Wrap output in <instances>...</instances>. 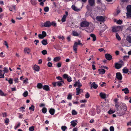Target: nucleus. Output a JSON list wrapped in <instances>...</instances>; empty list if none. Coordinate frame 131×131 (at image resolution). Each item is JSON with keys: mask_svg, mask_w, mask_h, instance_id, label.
Listing matches in <instances>:
<instances>
[{"mask_svg": "<svg viewBox=\"0 0 131 131\" xmlns=\"http://www.w3.org/2000/svg\"><path fill=\"white\" fill-rule=\"evenodd\" d=\"M81 41L79 40H78V42H74V45L73 46V50L75 51V53H77V46L78 45H81V46H83V45L81 43Z\"/></svg>", "mask_w": 131, "mask_h": 131, "instance_id": "obj_1", "label": "nucleus"}, {"mask_svg": "<svg viewBox=\"0 0 131 131\" xmlns=\"http://www.w3.org/2000/svg\"><path fill=\"white\" fill-rule=\"evenodd\" d=\"M63 84H64V81H58L56 82H53L52 83V85L54 87L56 86V85H57L59 87L62 86H63Z\"/></svg>", "mask_w": 131, "mask_h": 131, "instance_id": "obj_2", "label": "nucleus"}, {"mask_svg": "<svg viewBox=\"0 0 131 131\" xmlns=\"http://www.w3.org/2000/svg\"><path fill=\"white\" fill-rule=\"evenodd\" d=\"M127 12L126 13L127 17L131 18V5H128L126 7Z\"/></svg>", "mask_w": 131, "mask_h": 131, "instance_id": "obj_3", "label": "nucleus"}, {"mask_svg": "<svg viewBox=\"0 0 131 131\" xmlns=\"http://www.w3.org/2000/svg\"><path fill=\"white\" fill-rule=\"evenodd\" d=\"M112 28L113 32H116L120 30L121 27L120 26H115L112 27Z\"/></svg>", "mask_w": 131, "mask_h": 131, "instance_id": "obj_4", "label": "nucleus"}, {"mask_svg": "<svg viewBox=\"0 0 131 131\" xmlns=\"http://www.w3.org/2000/svg\"><path fill=\"white\" fill-rule=\"evenodd\" d=\"M51 26V22L49 21H47L45 22L44 24L41 25L42 27H49Z\"/></svg>", "mask_w": 131, "mask_h": 131, "instance_id": "obj_5", "label": "nucleus"}, {"mask_svg": "<svg viewBox=\"0 0 131 131\" xmlns=\"http://www.w3.org/2000/svg\"><path fill=\"white\" fill-rule=\"evenodd\" d=\"M89 25V23L86 21H82L80 23V26L82 27H88Z\"/></svg>", "mask_w": 131, "mask_h": 131, "instance_id": "obj_6", "label": "nucleus"}, {"mask_svg": "<svg viewBox=\"0 0 131 131\" xmlns=\"http://www.w3.org/2000/svg\"><path fill=\"white\" fill-rule=\"evenodd\" d=\"M96 19L98 21L103 22L105 21V18L102 16H98L96 17Z\"/></svg>", "mask_w": 131, "mask_h": 131, "instance_id": "obj_7", "label": "nucleus"}, {"mask_svg": "<svg viewBox=\"0 0 131 131\" xmlns=\"http://www.w3.org/2000/svg\"><path fill=\"white\" fill-rule=\"evenodd\" d=\"M120 61L121 62V64L116 63L115 65V68L117 69H120L122 67V66L123 64V62L121 60Z\"/></svg>", "mask_w": 131, "mask_h": 131, "instance_id": "obj_8", "label": "nucleus"}, {"mask_svg": "<svg viewBox=\"0 0 131 131\" xmlns=\"http://www.w3.org/2000/svg\"><path fill=\"white\" fill-rule=\"evenodd\" d=\"M122 107L124 111L122 113L120 114V115L121 116L125 114V112L127 111V106L125 104H122Z\"/></svg>", "mask_w": 131, "mask_h": 131, "instance_id": "obj_9", "label": "nucleus"}, {"mask_svg": "<svg viewBox=\"0 0 131 131\" xmlns=\"http://www.w3.org/2000/svg\"><path fill=\"white\" fill-rule=\"evenodd\" d=\"M116 77L119 80H121L122 79V75L121 73L119 72L116 73Z\"/></svg>", "mask_w": 131, "mask_h": 131, "instance_id": "obj_10", "label": "nucleus"}, {"mask_svg": "<svg viewBox=\"0 0 131 131\" xmlns=\"http://www.w3.org/2000/svg\"><path fill=\"white\" fill-rule=\"evenodd\" d=\"M95 109L93 108H91L89 112V114L90 115L94 116L95 114Z\"/></svg>", "mask_w": 131, "mask_h": 131, "instance_id": "obj_11", "label": "nucleus"}, {"mask_svg": "<svg viewBox=\"0 0 131 131\" xmlns=\"http://www.w3.org/2000/svg\"><path fill=\"white\" fill-rule=\"evenodd\" d=\"M74 86L75 87L77 86L79 88H80L82 86V85L79 80L76 81L75 83L74 84Z\"/></svg>", "mask_w": 131, "mask_h": 131, "instance_id": "obj_12", "label": "nucleus"}, {"mask_svg": "<svg viewBox=\"0 0 131 131\" xmlns=\"http://www.w3.org/2000/svg\"><path fill=\"white\" fill-rule=\"evenodd\" d=\"M65 13L66 14L63 16L61 19V21L62 22H64L66 21V18L68 15L67 11H66Z\"/></svg>", "mask_w": 131, "mask_h": 131, "instance_id": "obj_13", "label": "nucleus"}, {"mask_svg": "<svg viewBox=\"0 0 131 131\" xmlns=\"http://www.w3.org/2000/svg\"><path fill=\"white\" fill-rule=\"evenodd\" d=\"M88 3L91 6H95V0H88Z\"/></svg>", "mask_w": 131, "mask_h": 131, "instance_id": "obj_14", "label": "nucleus"}, {"mask_svg": "<svg viewBox=\"0 0 131 131\" xmlns=\"http://www.w3.org/2000/svg\"><path fill=\"white\" fill-rule=\"evenodd\" d=\"M70 123L71 125L73 127H74L77 125L78 122L77 120H73L71 121Z\"/></svg>", "mask_w": 131, "mask_h": 131, "instance_id": "obj_15", "label": "nucleus"}, {"mask_svg": "<svg viewBox=\"0 0 131 131\" xmlns=\"http://www.w3.org/2000/svg\"><path fill=\"white\" fill-rule=\"evenodd\" d=\"M105 56L106 59L108 60H110L112 59V56L109 54H105Z\"/></svg>", "mask_w": 131, "mask_h": 131, "instance_id": "obj_16", "label": "nucleus"}, {"mask_svg": "<svg viewBox=\"0 0 131 131\" xmlns=\"http://www.w3.org/2000/svg\"><path fill=\"white\" fill-rule=\"evenodd\" d=\"M98 87V85L95 84V82H94L92 83L91 85V89L93 88L94 89H96Z\"/></svg>", "mask_w": 131, "mask_h": 131, "instance_id": "obj_17", "label": "nucleus"}, {"mask_svg": "<svg viewBox=\"0 0 131 131\" xmlns=\"http://www.w3.org/2000/svg\"><path fill=\"white\" fill-rule=\"evenodd\" d=\"M24 51L25 53L29 54L31 50L29 48L26 47L24 49Z\"/></svg>", "mask_w": 131, "mask_h": 131, "instance_id": "obj_18", "label": "nucleus"}, {"mask_svg": "<svg viewBox=\"0 0 131 131\" xmlns=\"http://www.w3.org/2000/svg\"><path fill=\"white\" fill-rule=\"evenodd\" d=\"M55 110L54 108H50L49 111V112L52 115H53L55 112Z\"/></svg>", "mask_w": 131, "mask_h": 131, "instance_id": "obj_19", "label": "nucleus"}, {"mask_svg": "<svg viewBox=\"0 0 131 131\" xmlns=\"http://www.w3.org/2000/svg\"><path fill=\"white\" fill-rule=\"evenodd\" d=\"M43 89L46 91L50 90L49 86L47 85H45L42 87Z\"/></svg>", "mask_w": 131, "mask_h": 131, "instance_id": "obj_20", "label": "nucleus"}, {"mask_svg": "<svg viewBox=\"0 0 131 131\" xmlns=\"http://www.w3.org/2000/svg\"><path fill=\"white\" fill-rule=\"evenodd\" d=\"M34 69L36 71H39L40 67L39 66L35 65L34 66Z\"/></svg>", "mask_w": 131, "mask_h": 131, "instance_id": "obj_21", "label": "nucleus"}, {"mask_svg": "<svg viewBox=\"0 0 131 131\" xmlns=\"http://www.w3.org/2000/svg\"><path fill=\"white\" fill-rule=\"evenodd\" d=\"M99 73L102 74H103L105 72V70L103 69H101L98 70Z\"/></svg>", "mask_w": 131, "mask_h": 131, "instance_id": "obj_22", "label": "nucleus"}, {"mask_svg": "<svg viewBox=\"0 0 131 131\" xmlns=\"http://www.w3.org/2000/svg\"><path fill=\"white\" fill-rule=\"evenodd\" d=\"M72 8L74 10L76 11H79L80 9L77 8L74 5H73L71 6Z\"/></svg>", "mask_w": 131, "mask_h": 131, "instance_id": "obj_23", "label": "nucleus"}, {"mask_svg": "<svg viewBox=\"0 0 131 131\" xmlns=\"http://www.w3.org/2000/svg\"><path fill=\"white\" fill-rule=\"evenodd\" d=\"M81 89L80 88H77L76 89V94L77 95H79L81 92Z\"/></svg>", "mask_w": 131, "mask_h": 131, "instance_id": "obj_24", "label": "nucleus"}, {"mask_svg": "<svg viewBox=\"0 0 131 131\" xmlns=\"http://www.w3.org/2000/svg\"><path fill=\"white\" fill-rule=\"evenodd\" d=\"M72 35L75 36H78L79 34L78 33L75 31H72Z\"/></svg>", "mask_w": 131, "mask_h": 131, "instance_id": "obj_25", "label": "nucleus"}, {"mask_svg": "<svg viewBox=\"0 0 131 131\" xmlns=\"http://www.w3.org/2000/svg\"><path fill=\"white\" fill-rule=\"evenodd\" d=\"M41 43L44 46L46 45L48 43L47 42V40L45 39H43L41 41Z\"/></svg>", "mask_w": 131, "mask_h": 131, "instance_id": "obj_26", "label": "nucleus"}, {"mask_svg": "<svg viewBox=\"0 0 131 131\" xmlns=\"http://www.w3.org/2000/svg\"><path fill=\"white\" fill-rule=\"evenodd\" d=\"M100 95L102 99H104L106 97V95L105 93L101 92L100 94Z\"/></svg>", "mask_w": 131, "mask_h": 131, "instance_id": "obj_27", "label": "nucleus"}, {"mask_svg": "<svg viewBox=\"0 0 131 131\" xmlns=\"http://www.w3.org/2000/svg\"><path fill=\"white\" fill-rule=\"evenodd\" d=\"M124 92L125 94H127L129 93V91L128 88H127L125 89H123L122 90Z\"/></svg>", "mask_w": 131, "mask_h": 131, "instance_id": "obj_28", "label": "nucleus"}, {"mask_svg": "<svg viewBox=\"0 0 131 131\" xmlns=\"http://www.w3.org/2000/svg\"><path fill=\"white\" fill-rule=\"evenodd\" d=\"M90 36L92 38V40L95 41L96 39V36L95 35L93 34H90Z\"/></svg>", "mask_w": 131, "mask_h": 131, "instance_id": "obj_29", "label": "nucleus"}, {"mask_svg": "<svg viewBox=\"0 0 131 131\" xmlns=\"http://www.w3.org/2000/svg\"><path fill=\"white\" fill-rule=\"evenodd\" d=\"M4 72H2V71H0V78H4Z\"/></svg>", "mask_w": 131, "mask_h": 131, "instance_id": "obj_30", "label": "nucleus"}, {"mask_svg": "<svg viewBox=\"0 0 131 131\" xmlns=\"http://www.w3.org/2000/svg\"><path fill=\"white\" fill-rule=\"evenodd\" d=\"M60 60V57H57L54 58L53 60L55 62H57L59 61Z\"/></svg>", "mask_w": 131, "mask_h": 131, "instance_id": "obj_31", "label": "nucleus"}, {"mask_svg": "<svg viewBox=\"0 0 131 131\" xmlns=\"http://www.w3.org/2000/svg\"><path fill=\"white\" fill-rule=\"evenodd\" d=\"M123 72L125 73H127L129 71L127 69L126 67H125L123 69Z\"/></svg>", "mask_w": 131, "mask_h": 131, "instance_id": "obj_32", "label": "nucleus"}, {"mask_svg": "<svg viewBox=\"0 0 131 131\" xmlns=\"http://www.w3.org/2000/svg\"><path fill=\"white\" fill-rule=\"evenodd\" d=\"M42 111L43 113L45 114L47 112V109L46 107H44L42 109Z\"/></svg>", "mask_w": 131, "mask_h": 131, "instance_id": "obj_33", "label": "nucleus"}, {"mask_svg": "<svg viewBox=\"0 0 131 131\" xmlns=\"http://www.w3.org/2000/svg\"><path fill=\"white\" fill-rule=\"evenodd\" d=\"M93 6H91L90 5H87L86 6V8L87 9L89 10H92V7Z\"/></svg>", "mask_w": 131, "mask_h": 131, "instance_id": "obj_34", "label": "nucleus"}, {"mask_svg": "<svg viewBox=\"0 0 131 131\" xmlns=\"http://www.w3.org/2000/svg\"><path fill=\"white\" fill-rule=\"evenodd\" d=\"M126 39L129 43H131V37L129 36H127Z\"/></svg>", "mask_w": 131, "mask_h": 131, "instance_id": "obj_35", "label": "nucleus"}, {"mask_svg": "<svg viewBox=\"0 0 131 131\" xmlns=\"http://www.w3.org/2000/svg\"><path fill=\"white\" fill-rule=\"evenodd\" d=\"M96 110L97 113V114H99L101 112V109L100 107L98 106L96 107Z\"/></svg>", "mask_w": 131, "mask_h": 131, "instance_id": "obj_36", "label": "nucleus"}, {"mask_svg": "<svg viewBox=\"0 0 131 131\" xmlns=\"http://www.w3.org/2000/svg\"><path fill=\"white\" fill-rule=\"evenodd\" d=\"M42 87V84L40 83H38L37 85V87L39 89H41Z\"/></svg>", "mask_w": 131, "mask_h": 131, "instance_id": "obj_37", "label": "nucleus"}, {"mask_svg": "<svg viewBox=\"0 0 131 131\" xmlns=\"http://www.w3.org/2000/svg\"><path fill=\"white\" fill-rule=\"evenodd\" d=\"M77 114V112L74 110H73L72 111V114L73 115H75Z\"/></svg>", "mask_w": 131, "mask_h": 131, "instance_id": "obj_38", "label": "nucleus"}, {"mask_svg": "<svg viewBox=\"0 0 131 131\" xmlns=\"http://www.w3.org/2000/svg\"><path fill=\"white\" fill-rule=\"evenodd\" d=\"M72 98V95L70 93H69L68 95L67 99L68 100H70Z\"/></svg>", "mask_w": 131, "mask_h": 131, "instance_id": "obj_39", "label": "nucleus"}, {"mask_svg": "<svg viewBox=\"0 0 131 131\" xmlns=\"http://www.w3.org/2000/svg\"><path fill=\"white\" fill-rule=\"evenodd\" d=\"M116 37L118 40H121V38L118 33H116Z\"/></svg>", "mask_w": 131, "mask_h": 131, "instance_id": "obj_40", "label": "nucleus"}, {"mask_svg": "<svg viewBox=\"0 0 131 131\" xmlns=\"http://www.w3.org/2000/svg\"><path fill=\"white\" fill-rule=\"evenodd\" d=\"M35 109V107L33 105H32L29 108V110H31L32 111H34Z\"/></svg>", "mask_w": 131, "mask_h": 131, "instance_id": "obj_41", "label": "nucleus"}, {"mask_svg": "<svg viewBox=\"0 0 131 131\" xmlns=\"http://www.w3.org/2000/svg\"><path fill=\"white\" fill-rule=\"evenodd\" d=\"M0 95L2 96H5L6 94H4V92L1 90H0Z\"/></svg>", "mask_w": 131, "mask_h": 131, "instance_id": "obj_42", "label": "nucleus"}, {"mask_svg": "<svg viewBox=\"0 0 131 131\" xmlns=\"http://www.w3.org/2000/svg\"><path fill=\"white\" fill-rule=\"evenodd\" d=\"M8 83L10 84H12L13 83V80L12 79L10 78L9 80L8 81Z\"/></svg>", "mask_w": 131, "mask_h": 131, "instance_id": "obj_43", "label": "nucleus"}, {"mask_svg": "<svg viewBox=\"0 0 131 131\" xmlns=\"http://www.w3.org/2000/svg\"><path fill=\"white\" fill-rule=\"evenodd\" d=\"M9 122V120L8 118H6L5 120L4 123L6 125H7L8 123Z\"/></svg>", "mask_w": 131, "mask_h": 131, "instance_id": "obj_44", "label": "nucleus"}, {"mask_svg": "<svg viewBox=\"0 0 131 131\" xmlns=\"http://www.w3.org/2000/svg\"><path fill=\"white\" fill-rule=\"evenodd\" d=\"M30 2L33 5H35L36 4V2L34 0H31L30 1Z\"/></svg>", "mask_w": 131, "mask_h": 131, "instance_id": "obj_45", "label": "nucleus"}, {"mask_svg": "<svg viewBox=\"0 0 131 131\" xmlns=\"http://www.w3.org/2000/svg\"><path fill=\"white\" fill-rule=\"evenodd\" d=\"M20 123H18L17 125L15 126L14 127V129H16L18 127H19L20 126Z\"/></svg>", "mask_w": 131, "mask_h": 131, "instance_id": "obj_46", "label": "nucleus"}, {"mask_svg": "<svg viewBox=\"0 0 131 131\" xmlns=\"http://www.w3.org/2000/svg\"><path fill=\"white\" fill-rule=\"evenodd\" d=\"M23 95L24 97H26L28 95V92L27 91L23 93Z\"/></svg>", "mask_w": 131, "mask_h": 131, "instance_id": "obj_47", "label": "nucleus"}, {"mask_svg": "<svg viewBox=\"0 0 131 131\" xmlns=\"http://www.w3.org/2000/svg\"><path fill=\"white\" fill-rule=\"evenodd\" d=\"M51 26L52 25L54 27H56L57 26L56 23L54 21H52L51 23Z\"/></svg>", "mask_w": 131, "mask_h": 131, "instance_id": "obj_48", "label": "nucleus"}, {"mask_svg": "<svg viewBox=\"0 0 131 131\" xmlns=\"http://www.w3.org/2000/svg\"><path fill=\"white\" fill-rule=\"evenodd\" d=\"M61 128L63 131H65L67 129V127L66 126H62L61 127Z\"/></svg>", "mask_w": 131, "mask_h": 131, "instance_id": "obj_49", "label": "nucleus"}, {"mask_svg": "<svg viewBox=\"0 0 131 131\" xmlns=\"http://www.w3.org/2000/svg\"><path fill=\"white\" fill-rule=\"evenodd\" d=\"M90 96V94L88 92L86 93L85 94V97L86 99L89 98Z\"/></svg>", "mask_w": 131, "mask_h": 131, "instance_id": "obj_50", "label": "nucleus"}, {"mask_svg": "<svg viewBox=\"0 0 131 131\" xmlns=\"http://www.w3.org/2000/svg\"><path fill=\"white\" fill-rule=\"evenodd\" d=\"M44 10L46 12H48L49 10V8L48 7H46L44 8Z\"/></svg>", "mask_w": 131, "mask_h": 131, "instance_id": "obj_51", "label": "nucleus"}, {"mask_svg": "<svg viewBox=\"0 0 131 131\" xmlns=\"http://www.w3.org/2000/svg\"><path fill=\"white\" fill-rule=\"evenodd\" d=\"M38 37L40 39H42L43 38L45 37L42 34H40L38 35Z\"/></svg>", "mask_w": 131, "mask_h": 131, "instance_id": "obj_52", "label": "nucleus"}, {"mask_svg": "<svg viewBox=\"0 0 131 131\" xmlns=\"http://www.w3.org/2000/svg\"><path fill=\"white\" fill-rule=\"evenodd\" d=\"M42 53L44 55L47 54V51L46 50H44L41 51Z\"/></svg>", "mask_w": 131, "mask_h": 131, "instance_id": "obj_53", "label": "nucleus"}, {"mask_svg": "<svg viewBox=\"0 0 131 131\" xmlns=\"http://www.w3.org/2000/svg\"><path fill=\"white\" fill-rule=\"evenodd\" d=\"M67 81L69 82H71L72 80L71 79V77H70V76H69L67 78Z\"/></svg>", "mask_w": 131, "mask_h": 131, "instance_id": "obj_54", "label": "nucleus"}, {"mask_svg": "<svg viewBox=\"0 0 131 131\" xmlns=\"http://www.w3.org/2000/svg\"><path fill=\"white\" fill-rule=\"evenodd\" d=\"M29 130L30 131H33L34 130V126H32L29 127Z\"/></svg>", "mask_w": 131, "mask_h": 131, "instance_id": "obj_55", "label": "nucleus"}, {"mask_svg": "<svg viewBox=\"0 0 131 131\" xmlns=\"http://www.w3.org/2000/svg\"><path fill=\"white\" fill-rule=\"evenodd\" d=\"M63 77L65 79H67L69 76L67 74H64L63 75Z\"/></svg>", "mask_w": 131, "mask_h": 131, "instance_id": "obj_56", "label": "nucleus"}, {"mask_svg": "<svg viewBox=\"0 0 131 131\" xmlns=\"http://www.w3.org/2000/svg\"><path fill=\"white\" fill-rule=\"evenodd\" d=\"M56 79H58V80H59L60 81H64L62 79V78L60 76H58V77H56Z\"/></svg>", "mask_w": 131, "mask_h": 131, "instance_id": "obj_57", "label": "nucleus"}, {"mask_svg": "<svg viewBox=\"0 0 131 131\" xmlns=\"http://www.w3.org/2000/svg\"><path fill=\"white\" fill-rule=\"evenodd\" d=\"M47 66L48 67H51L52 66V63L51 62H49L47 64Z\"/></svg>", "mask_w": 131, "mask_h": 131, "instance_id": "obj_58", "label": "nucleus"}, {"mask_svg": "<svg viewBox=\"0 0 131 131\" xmlns=\"http://www.w3.org/2000/svg\"><path fill=\"white\" fill-rule=\"evenodd\" d=\"M4 45H5V46H6L7 48H8V45L6 41H4Z\"/></svg>", "mask_w": 131, "mask_h": 131, "instance_id": "obj_59", "label": "nucleus"}, {"mask_svg": "<svg viewBox=\"0 0 131 131\" xmlns=\"http://www.w3.org/2000/svg\"><path fill=\"white\" fill-rule=\"evenodd\" d=\"M122 22V21L120 20H117L116 22L117 24L120 25L121 24Z\"/></svg>", "mask_w": 131, "mask_h": 131, "instance_id": "obj_60", "label": "nucleus"}, {"mask_svg": "<svg viewBox=\"0 0 131 131\" xmlns=\"http://www.w3.org/2000/svg\"><path fill=\"white\" fill-rule=\"evenodd\" d=\"M42 35L43 36L45 37L47 35V34L46 32L44 31H43L42 32Z\"/></svg>", "mask_w": 131, "mask_h": 131, "instance_id": "obj_61", "label": "nucleus"}, {"mask_svg": "<svg viewBox=\"0 0 131 131\" xmlns=\"http://www.w3.org/2000/svg\"><path fill=\"white\" fill-rule=\"evenodd\" d=\"M61 63L60 62L58 63L57 64V66L58 68L61 67Z\"/></svg>", "mask_w": 131, "mask_h": 131, "instance_id": "obj_62", "label": "nucleus"}, {"mask_svg": "<svg viewBox=\"0 0 131 131\" xmlns=\"http://www.w3.org/2000/svg\"><path fill=\"white\" fill-rule=\"evenodd\" d=\"M114 128L113 126H111L110 127V131H114Z\"/></svg>", "mask_w": 131, "mask_h": 131, "instance_id": "obj_63", "label": "nucleus"}, {"mask_svg": "<svg viewBox=\"0 0 131 131\" xmlns=\"http://www.w3.org/2000/svg\"><path fill=\"white\" fill-rule=\"evenodd\" d=\"M4 72H5L6 73H7L8 72V69L6 67H5L4 68Z\"/></svg>", "mask_w": 131, "mask_h": 131, "instance_id": "obj_64", "label": "nucleus"}]
</instances>
